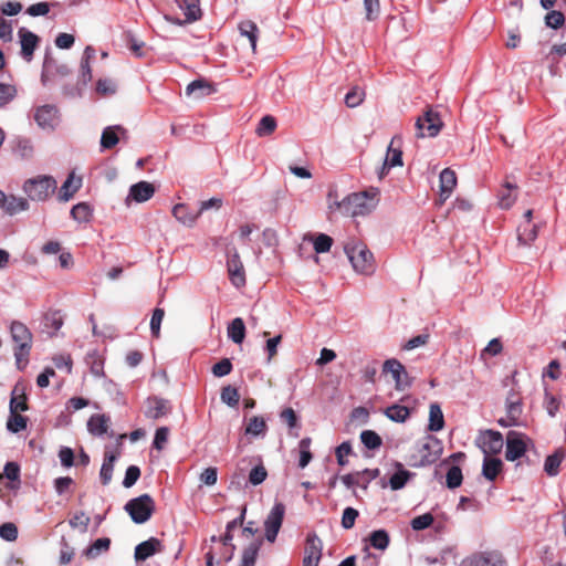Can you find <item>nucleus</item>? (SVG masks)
I'll use <instances>...</instances> for the list:
<instances>
[{"mask_svg": "<svg viewBox=\"0 0 566 566\" xmlns=\"http://www.w3.org/2000/svg\"><path fill=\"white\" fill-rule=\"evenodd\" d=\"M29 409L25 386L23 382H17L11 392L10 411L21 412Z\"/></svg>", "mask_w": 566, "mask_h": 566, "instance_id": "20", "label": "nucleus"}, {"mask_svg": "<svg viewBox=\"0 0 566 566\" xmlns=\"http://www.w3.org/2000/svg\"><path fill=\"white\" fill-rule=\"evenodd\" d=\"M525 434L516 431H509L506 434L505 459L515 461L526 452Z\"/></svg>", "mask_w": 566, "mask_h": 566, "instance_id": "11", "label": "nucleus"}, {"mask_svg": "<svg viewBox=\"0 0 566 566\" xmlns=\"http://www.w3.org/2000/svg\"><path fill=\"white\" fill-rule=\"evenodd\" d=\"M261 546V542L252 543L244 548L242 554L241 566H254L256 556Z\"/></svg>", "mask_w": 566, "mask_h": 566, "instance_id": "48", "label": "nucleus"}, {"mask_svg": "<svg viewBox=\"0 0 566 566\" xmlns=\"http://www.w3.org/2000/svg\"><path fill=\"white\" fill-rule=\"evenodd\" d=\"M161 551V542L156 537H150L149 539L142 542L135 547V559L145 560L156 553H160Z\"/></svg>", "mask_w": 566, "mask_h": 566, "instance_id": "19", "label": "nucleus"}, {"mask_svg": "<svg viewBox=\"0 0 566 566\" xmlns=\"http://www.w3.org/2000/svg\"><path fill=\"white\" fill-rule=\"evenodd\" d=\"M506 408V417L497 420L499 424L502 427H512L518 424V420L523 412V403H505Z\"/></svg>", "mask_w": 566, "mask_h": 566, "instance_id": "27", "label": "nucleus"}, {"mask_svg": "<svg viewBox=\"0 0 566 566\" xmlns=\"http://www.w3.org/2000/svg\"><path fill=\"white\" fill-rule=\"evenodd\" d=\"M389 542H390L389 535L385 530L374 531L369 535V543L376 549H380V551L386 549L389 545Z\"/></svg>", "mask_w": 566, "mask_h": 566, "instance_id": "46", "label": "nucleus"}, {"mask_svg": "<svg viewBox=\"0 0 566 566\" xmlns=\"http://www.w3.org/2000/svg\"><path fill=\"white\" fill-rule=\"evenodd\" d=\"M70 69L66 64L59 63L51 56H45L43 62L42 81L45 82L50 77L61 76L64 77L70 74Z\"/></svg>", "mask_w": 566, "mask_h": 566, "instance_id": "17", "label": "nucleus"}, {"mask_svg": "<svg viewBox=\"0 0 566 566\" xmlns=\"http://www.w3.org/2000/svg\"><path fill=\"white\" fill-rule=\"evenodd\" d=\"M169 402L163 398L153 397L147 399L145 416L149 419H159L170 412Z\"/></svg>", "mask_w": 566, "mask_h": 566, "instance_id": "18", "label": "nucleus"}, {"mask_svg": "<svg viewBox=\"0 0 566 566\" xmlns=\"http://www.w3.org/2000/svg\"><path fill=\"white\" fill-rule=\"evenodd\" d=\"M268 476L266 469L263 464H259L254 467L249 474V482L252 485H259L261 484Z\"/></svg>", "mask_w": 566, "mask_h": 566, "instance_id": "58", "label": "nucleus"}, {"mask_svg": "<svg viewBox=\"0 0 566 566\" xmlns=\"http://www.w3.org/2000/svg\"><path fill=\"white\" fill-rule=\"evenodd\" d=\"M276 128V119L272 115H265L259 122V125L255 129L258 136H269L274 133Z\"/></svg>", "mask_w": 566, "mask_h": 566, "instance_id": "45", "label": "nucleus"}, {"mask_svg": "<svg viewBox=\"0 0 566 566\" xmlns=\"http://www.w3.org/2000/svg\"><path fill=\"white\" fill-rule=\"evenodd\" d=\"M108 426L109 417L105 415H93L87 422L88 431L95 436H102L106 433Z\"/></svg>", "mask_w": 566, "mask_h": 566, "instance_id": "31", "label": "nucleus"}, {"mask_svg": "<svg viewBox=\"0 0 566 566\" xmlns=\"http://www.w3.org/2000/svg\"><path fill=\"white\" fill-rule=\"evenodd\" d=\"M439 179V203L442 205L451 196L453 189L457 186V175L452 169L446 168L441 171Z\"/></svg>", "mask_w": 566, "mask_h": 566, "instance_id": "16", "label": "nucleus"}, {"mask_svg": "<svg viewBox=\"0 0 566 566\" xmlns=\"http://www.w3.org/2000/svg\"><path fill=\"white\" fill-rule=\"evenodd\" d=\"M311 443H312V440L311 438H303L300 443H298V447H300V461H298V465L300 468H305L312 460L313 455H312V452L310 450L311 448Z\"/></svg>", "mask_w": 566, "mask_h": 566, "instance_id": "49", "label": "nucleus"}, {"mask_svg": "<svg viewBox=\"0 0 566 566\" xmlns=\"http://www.w3.org/2000/svg\"><path fill=\"white\" fill-rule=\"evenodd\" d=\"M516 186L510 182H505L499 192V203L503 209L511 208L516 200Z\"/></svg>", "mask_w": 566, "mask_h": 566, "instance_id": "34", "label": "nucleus"}, {"mask_svg": "<svg viewBox=\"0 0 566 566\" xmlns=\"http://www.w3.org/2000/svg\"><path fill=\"white\" fill-rule=\"evenodd\" d=\"M385 416L395 422H405L410 417V409L399 403L387 407L384 411Z\"/></svg>", "mask_w": 566, "mask_h": 566, "instance_id": "33", "label": "nucleus"}, {"mask_svg": "<svg viewBox=\"0 0 566 566\" xmlns=\"http://www.w3.org/2000/svg\"><path fill=\"white\" fill-rule=\"evenodd\" d=\"M268 430V426H266V422L265 420L262 418V417H259V416H253L249 419L247 426H245V434H251V436H261V434H265Z\"/></svg>", "mask_w": 566, "mask_h": 566, "instance_id": "41", "label": "nucleus"}, {"mask_svg": "<svg viewBox=\"0 0 566 566\" xmlns=\"http://www.w3.org/2000/svg\"><path fill=\"white\" fill-rule=\"evenodd\" d=\"M442 126L443 123L439 113L429 107L424 111L423 115L419 116L416 120V136L418 138L436 137Z\"/></svg>", "mask_w": 566, "mask_h": 566, "instance_id": "6", "label": "nucleus"}, {"mask_svg": "<svg viewBox=\"0 0 566 566\" xmlns=\"http://www.w3.org/2000/svg\"><path fill=\"white\" fill-rule=\"evenodd\" d=\"M232 363L229 358H222L220 361L212 366V374L216 377H223L231 373Z\"/></svg>", "mask_w": 566, "mask_h": 566, "instance_id": "61", "label": "nucleus"}, {"mask_svg": "<svg viewBox=\"0 0 566 566\" xmlns=\"http://www.w3.org/2000/svg\"><path fill=\"white\" fill-rule=\"evenodd\" d=\"M285 514V505L282 502H276L271 509L264 521L265 538L270 543H274L277 533L282 526Z\"/></svg>", "mask_w": 566, "mask_h": 566, "instance_id": "9", "label": "nucleus"}, {"mask_svg": "<svg viewBox=\"0 0 566 566\" xmlns=\"http://www.w3.org/2000/svg\"><path fill=\"white\" fill-rule=\"evenodd\" d=\"M397 468L399 470L389 480V485L394 491L402 489L411 476L409 471L402 469L401 463H397Z\"/></svg>", "mask_w": 566, "mask_h": 566, "instance_id": "42", "label": "nucleus"}, {"mask_svg": "<svg viewBox=\"0 0 566 566\" xmlns=\"http://www.w3.org/2000/svg\"><path fill=\"white\" fill-rule=\"evenodd\" d=\"M475 442L488 457L500 453L504 443L502 433L491 429L480 431Z\"/></svg>", "mask_w": 566, "mask_h": 566, "instance_id": "8", "label": "nucleus"}, {"mask_svg": "<svg viewBox=\"0 0 566 566\" xmlns=\"http://www.w3.org/2000/svg\"><path fill=\"white\" fill-rule=\"evenodd\" d=\"M81 187L82 178L75 177L73 172L70 174L59 191V200L62 202L71 200Z\"/></svg>", "mask_w": 566, "mask_h": 566, "instance_id": "23", "label": "nucleus"}, {"mask_svg": "<svg viewBox=\"0 0 566 566\" xmlns=\"http://www.w3.org/2000/svg\"><path fill=\"white\" fill-rule=\"evenodd\" d=\"M214 92L213 84L203 78L195 80L186 87V94L197 99L211 95Z\"/></svg>", "mask_w": 566, "mask_h": 566, "instance_id": "21", "label": "nucleus"}, {"mask_svg": "<svg viewBox=\"0 0 566 566\" xmlns=\"http://www.w3.org/2000/svg\"><path fill=\"white\" fill-rule=\"evenodd\" d=\"M345 252L355 269L363 274H370L375 270L374 255L363 243H347Z\"/></svg>", "mask_w": 566, "mask_h": 566, "instance_id": "3", "label": "nucleus"}, {"mask_svg": "<svg viewBox=\"0 0 566 566\" xmlns=\"http://www.w3.org/2000/svg\"><path fill=\"white\" fill-rule=\"evenodd\" d=\"M434 517L431 513L418 515L411 520V527L415 531H422L432 525Z\"/></svg>", "mask_w": 566, "mask_h": 566, "instance_id": "55", "label": "nucleus"}, {"mask_svg": "<svg viewBox=\"0 0 566 566\" xmlns=\"http://www.w3.org/2000/svg\"><path fill=\"white\" fill-rule=\"evenodd\" d=\"M444 427L443 412L438 403H431L429 408V424L430 431L437 432Z\"/></svg>", "mask_w": 566, "mask_h": 566, "instance_id": "32", "label": "nucleus"}, {"mask_svg": "<svg viewBox=\"0 0 566 566\" xmlns=\"http://www.w3.org/2000/svg\"><path fill=\"white\" fill-rule=\"evenodd\" d=\"M28 418L20 415V412L10 411V416L7 421V429L12 433H18L27 428Z\"/></svg>", "mask_w": 566, "mask_h": 566, "instance_id": "43", "label": "nucleus"}, {"mask_svg": "<svg viewBox=\"0 0 566 566\" xmlns=\"http://www.w3.org/2000/svg\"><path fill=\"white\" fill-rule=\"evenodd\" d=\"M365 97V91L358 86H354L346 95L345 103L348 107L358 106Z\"/></svg>", "mask_w": 566, "mask_h": 566, "instance_id": "54", "label": "nucleus"}, {"mask_svg": "<svg viewBox=\"0 0 566 566\" xmlns=\"http://www.w3.org/2000/svg\"><path fill=\"white\" fill-rule=\"evenodd\" d=\"M562 460H563V454L558 451L548 455L544 463L545 472L551 476L556 475L559 471Z\"/></svg>", "mask_w": 566, "mask_h": 566, "instance_id": "47", "label": "nucleus"}, {"mask_svg": "<svg viewBox=\"0 0 566 566\" xmlns=\"http://www.w3.org/2000/svg\"><path fill=\"white\" fill-rule=\"evenodd\" d=\"M565 22V17L560 11H551L545 17V23L547 27L553 29H558L563 27Z\"/></svg>", "mask_w": 566, "mask_h": 566, "instance_id": "62", "label": "nucleus"}, {"mask_svg": "<svg viewBox=\"0 0 566 566\" xmlns=\"http://www.w3.org/2000/svg\"><path fill=\"white\" fill-rule=\"evenodd\" d=\"M359 516V512L354 507H346L342 516V526L345 530H350L355 525L356 518Z\"/></svg>", "mask_w": 566, "mask_h": 566, "instance_id": "60", "label": "nucleus"}, {"mask_svg": "<svg viewBox=\"0 0 566 566\" xmlns=\"http://www.w3.org/2000/svg\"><path fill=\"white\" fill-rule=\"evenodd\" d=\"M228 337L235 344H241L245 337V325L241 317L232 319L228 326Z\"/></svg>", "mask_w": 566, "mask_h": 566, "instance_id": "35", "label": "nucleus"}, {"mask_svg": "<svg viewBox=\"0 0 566 566\" xmlns=\"http://www.w3.org/2000/svg\"><path fill=\"white\" fill-rule=\"evenodd\" d=\"M116 130L124 132V128L120 126L115 127H106L101 137V146L105 149L113 148L118 143V136L116 134Z\"/></svg>", "mask_w": 566, "mask_h": 566, "instance_id": "44", "label": "nucleus"}, {"mask_svg": "<svg viewBox=\"0 0 566 566\" xmlns=\"http://www.w3.org/2000/svg\"><path fill=\"white\" fill-rule=\"evenodd\" d=\"M394 143L395 139H392L388 146V151L380 169L379 178H384L390 168L402 166V151L398 148H394Z\"/></svg>", "mask_w": 566, "mask_h": 566, "instance_id": "25", "label": "nucleus"}, {"mask_svg": "<svg viewBox=\"0 0 566 566\" xmlns=\"http://www.w3.org/2000/svg\"><path fill=\"white\" fill-rule=\"evenodd\" d=\"M139 476H140V470L138 467H136V465L128 467L126 470V473H125V478L123 480V485L125 488L133 486L137 482Z\"/></svg>", "mask_w": 566, "mask_h": 566, "instance_id": "64", "label": "nucleus"}, {"mask_svg": "<svg viewBox=\"0 0 566 566\" xmlns=\"http://www.w3.org/2000/svg\"><path fill=\"white\" fill-rule=\"evenodd\" d=\"M116 455L111 452H105L104 461L101 468L99 476L103 485H107L113 476L114 462L116 461Z\"/></svg>", "mask_w": 566, "mask_h": 566, "instance_id": "39", "label": "nucleus"}, {"mask_svg": "<svg viewBox=\"0 0 566 566\" xmlns=\"http://www.w3.org/2000/svg\"><path fill=\"white\" fill-rule=\"evenodd\" d=\"M382 371L390 374L395 380V388L398 391H403L412 384V378L407 373L405 366L397 359H387L382 365Z\"/></svg>", "mask_w": 566, "mask_h": 566, "instance_id": "7", "label": "nucleus"}, {"mask_svg": "<svg viewBox=\"0 0 566 566\" xmlns=\"http://www.w3.org/2000/svg\"><path fill=\"white\" fill-rule=\"evenodd\" d=\"M10 333L13 342L17 344L14 356L20 367L21 361H28V356L32 345V334L25 324L13 321L10 326Z\"/></svg>", "mask_w": 566, "mask_h": 566, "instance_id": "4", "label": "nucleus"}, {"mask_svg": "<svg viewBox=\"0 0 566 566\" xmlns=\"http://www.w3.org/2000/svg\"><path fill=\"white\" fill-rule=\"evenodd\" d=\"M70 214L78 223H88L93 218V209L87 202H78L72 207Z\"/></svg>", "mask_w": 566, "mask_h": 566, "instance_id": "30", "label": "nucleus"}, {"mask_svg": "<svg viewBox=\"0 0 566 566\" xmlns=\"http://www.w3.org/2000/svg\"><path fill=\"white\" fill-rule=\"evenodd\" d=\"M172 214L182 224L191 226L199 216V211L193 213L189 210L188 206L179 203L174 207Z\"/></svg>", "mask_w": 566, "mask_h": 566, "instance_id": "38", "label": "nucleus"}, {"mask_svg": "<svg viewBox=\"0 0 566 566\" xmlns=\"http://www.w3.org/2000/svg\"><path fill=\"white\" fill-rule=\"evenodd\" d=\"M155 193V187L148 181H139L133 185L129 189L128 198L136 202H144L149 200Z\"/></svg>", "mask_w": 566, "mask_h": 566, "instance_id": "24", "label": "nucleus"}, {"mask_svg": "<svg viewBox=\"0 0 566 566\" xmlns=\"http://www.w3.org/2000/svg\"><path fill=\"white\" fill-rule=\"evenodd\" d=\"M333 239L324 233H319L314 239V250L317 253L328 252L332 248Z\"/></svg>", "mask_w": 566, "mask_h": 566, "instance_id": "57", "label": "nucleus"}, {"mask_svg": "<svg viewBox=\"0 0 566 566\" xmlns=\"http://www.w3.org/2000/svg\"><path fill=\"white\" fill-rule=\"evenodd\" d=\"M238 28H239L241 35L248 38V40L251 44L252 51H253V53H255L256 52V41H258L259 32H260L258 25L251 20H244L239 23Z\"/></svg>", "mask_w": 566, "mask_h": 566, "instance_id": "28", "label": "nucleus"}, {"mask_svg": "<svg viewBox=\"0 0 566 566\" xmlns=\"http://www.w3.org/2000/svg\"><path fill=\"white\" fill-rule=\"evenodd\" d=\"M503 463L497 458L485 455L482 467V474L489 481H494L502 471Z\"/></svg>", "mask_w": 566, "mask_h": 566, "instance_id": "29", "label": "nucleus"}, {"mask_svg": "<svg viewBox=\"0 0 566 566\" xmlns=\"http://www.w3.org/2000/svg\"><path fill=\"white\" fill-rule=\"evenodd\" d=\"M537 238V226L521 223L517 228V240L521 245H530Z\"/></svg>", "mask_w": 566, "mask_h": 566, "instance_id": "36", "label": "nucleus"}, {"mask_svg": "<svg viewBox=\"0 0 566 566\" xmlns=\"http://www.w3.org/2000/svg\"><path fill=\"white\" fill-rule=\"evenodd\" d=\"M95 57V50L92 46H86L83 52V57L81 62V76L84 83H87L92 80V70L90 66V61Z\"/></svg>", "mask_w": 566, "mask_h": 566, "instance_id": "40", "label": "nucleus"}, {"mask_svg": "<svg viewBox=\"0 0 566 566\" xmlns=\"http://www.w3.org/2000/svg\"><path fill=\"white\" fill-rule=\"evenodd\" d=\"M463 481L462 471L458 465L451 467L446 475V483L449 489H455L461 485Z\"/></svg>", "mask_w": 566, "mask_h": 566, "instance_id": "51", "label": "nucleus"}, {"mask_svg": "<svg viewBox=\"0 0 566 566\" xmlns=\"http://www.w3.org/2000/svg\"><path fill=\"white\" fill-rule=\"evenodd\" d=\"M375 197L376 192L371 195L367 191L352 193L347 196L338 207L346 216H366L375 208Z\"/></svg>", "mask_w": 566, "mask_h": 566, "instance_id": "1", "label": "nucleus"}, {"mask_svg": "<svg viewBox=\"0 0 566 566\" xmlns=\"http://www.w3.org/2000/svg\"><path fill=\"white\" fill-rule=\"evenodd\" d=\"M125 511L137 524L147 522L155 511V502L149 494H143L129 500L125 504Z\"/></svg>", "mask_w": 566, "mask_h": 566, "instance_id": "5", "label": "nucleus"}, {"mask_svg": "<svg viewBox=\"0 0 566 566\" xmlns=\"http://www.w3.org/2000/svg\"><path fill=\"white\" fill-rule=\"evenodd\" d=\"M442 447L437 438H424L418 449V452L421 457V464L424 465L436 462L439 459Z\"/></svg>", "mask_w": 566, "mask_h": 566, "instance_id": "13", "label": "nucleus"}, {"mask_svg": "<svg viewBox=\"0 0 566 566\" xmlns=\"http://www.w3.org/2000/svg\"><path fill=\"white\" fill-rule=\"evenodd\" d=\"M176 2L178 4L179 9L181 11H184L185 20L184 21H180L178 19L174 20V19L166 17V19L168 21H171L177 24H182V23L195 22L201 18V9L199 6V0H176Z\"/></svg>", "mask_w": 566, "mask_h": 566, "instance_id": "15", "label": "nucleus"}, {"mask_svg": "<svg viewBox=\"0 0 566 566\" xmlns=\"http://www.w3.org/2000/svg\"><path fill=\"white\" fill-rule=\"evenodd\" d=\"M4 212L10 216H13L20 211H25L29 209V202L27 199L15 196H6L3 201H1L0 207Z\"/></svg>", "mask_w": 566, "mask_h": 566, "instance_id": "26", "label": "nucleus"}, {"mask_svg": "<svg viewBox=\"0 0 566 566\" xmlns=\"http://www.w3.org/2000/svg\"><path fill=\"white\" fill-rule=\"evenodd\" d=\"M227 269L229 279L235 287H242L245 285L247 280L244 266L239 252L235 249L228 255Z\"/></svg>", "mask_w": 566, "mask_h": 566, "instance_id": "12", "label": "nucleus"}, {"mask_svg": "<svg viewBox=\"0 0 566 566\" xmlns=\"http://www.w3.org/2000/svg\"><path fill=\"white\" fill-rule=\"evenodd\" d=\"M506 563L499 552H479L464 558L460 566H505Z\"/></svg>", "mask_w": 566, "mask_h": 566, "instance_id": "10", "label": "nucleus"}, {"mask_svg": "<svg viewBox=\"0 0 566 566\" xmlns=\"http://www.w3.org/2000/svg\"><path fill=\"white\" fill-rule=\"evenodd\" d=\"M90 521L91 518L84 512H78L69 521V524L72 528L80 527L83 532H86Z\"/></svg>", "mask_w": 566, "mask_h": 566, "instance_id": "63", "label": "nucleus"}, {"mask_svg": "<svg viewBox=\"0 0 566 566\" xmlns=\"http://www.w3.org/2000/svg\"><path fill=\"white\" fill-rule=\"evenodd\" d=\"M0 537L8 542H14L18 538V527L13 523H3L0 526Z\"/></svg>", "mask_w": 566, "mask_h": 566, "instance_id": "59", "label": "nucleus"}, {"mask_svg": "<svg viewBox=\"0 0 566 566\" xmlns=\"http://www.w3.org/2000/svg\"><path fill=\"white\" fill-rule=\"evenodd\" d=\"M165 316L164 308H155L150 319V331L154 337L158 338L160 336V325Z\"/></svg>", "mask_w": 566, "mask_h": 566, "instance_id": "56", "label": "nucleus"}, {"mask_svg": "<svg viewBox=\"0 0 566 566\" xmlns=\"http://www.w3.org/2000/svg\"><path fill=\"white\" fill-rule=\"evenodd\" d=\"M17 93L18 91L14 85L0 83V108L12 102Z\"/></svg>", "mask_w": 566, "mask_h": 566, "instance_id": "52", "label": "nucleus"}, {"mask_svg": "<svg viewBox=\"0 0 566 566\" xmlns=\"http://www.w3.org/2000/svg\"><path fill=\"white\" fill-rule=\"evenodd\" d=\"M221 400L230 407H235L239 403L240 395L237 388L226 386L221 390Z\"/></svg>", "mask_w": 566, "mask_h": 566, "instance_id": "53", "label": "nucleus"}, {"mask_svg": "<svg viewBox=\"0 0 566 566\" xmlns=\"http://www.w3.org/2000/svg\"><path fill=\"white\" fill-rule=\"evenodd\" d=\"M21 42V54L23 59L30 61L33 56L34 50L38 46L39 38L36 34L25 29L19 31Z\"/></svg>", "mask_w": 566, "mask_h": 566, "instance_id": "22", "label": "nucleus"}, {"mask_svg": "<svg viewBox=\"0 0 566 566\" xmlns=\"http://www.w3.org/2000/svg\"><path fill=\"white\" fill-rule=\"evenodd\" d=\"M34 119L42 128L53 129L59 124V112L54 105H43L35 109Z\"/></svg>", "mask_w": 566, "mask_h": 566, "instance_id": "14", "label": "nucleus"}, {"mask_svg": "<svg viewBox=\"0 0 566 566\" xmlns=\"http://www.w3.org/2000/svg\"><path fill=\"white\" fill-rule=\"evenodd\" d=\"M360 440L367 449L375 450L382 443L378 433L373 430H365L360 433Z\"/></svg>", "mask_w": 566, "mask_h": 566, "instance_id": "50", "label": "nucleus"}, {"mask_svg": "<svg viewBox=\"0 0 566 566\" xmlns=\"http://www.w3.org/2000/svg\"><path fill=\"white\" fill-rule=\"evenodd\" d=\"M322 551H323V543H322L321 538L315 533L308 534L306 537L304 555H306V556L311 555V557L321 559Z\"/></svg>", "mask_w": 566, "mask_h": 566, "instance_id": "37", "label": "nucleus"}, {"mask_svg": "<svg viewBox=\"0 0 566 566\" xmlns=\"http://www.w3.org/2000/svg\"><path fill=\"white\" fill-rule=\"evenodd\" d=\"M56 180L51 176H38L23 184V191L33 201H45L56 190Z\"/></svg>", "mask_w": 566, "mask_h": 566, "instance_id": "2", "label": "nucleus"}]
</instances>
